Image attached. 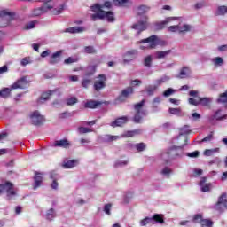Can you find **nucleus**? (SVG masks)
Returning a JSON list of instances; mask_svg holds the SVG:
<instances>
[{
    "label": "nucleus",
    "mask_w": 227,
    "mask_h": 227,
    "mask_svg": "<svg viewBox=\"0 0 227 227\" xmlns=\"http://www.w3.org/2000/svg\"><path fill=\"white\" fill-rule=\"evenodd\" d=\"M103 6L99 4H96L90 7V10L94 12V14L91 15L92 20H97V19H100L101 20L106 19L107 22H114L116 18L114 17V12L111 11H103Z\"/></svg>",
    "instance_id": "1"
},
{
    "label": "nucleus",
    "mask_w": 227,
    "mask_h": 227,
    "mask_svg": "<svg viewBox=\"0 0 227 227\" xmlns=\"http://www.w3.org/2000/svg\"><path fill=\"white\" fill-rule=\"evenodd\" d=\"M145 102H146V100L142 99V101L134 105V109L136 111V114L133 117L134 123H141L143 116H146V110H143V106H145Z\"/></svg>",
    "instance_id": "2"
},
{
    "label": "nucleus",
    "mask_w": 227,
    "mask_h": 227,
    "mask_svg": "<svg viewBox=\"0 0 227 227\" xmlns=\"http://www.w3.org/2000/svg\"><path fill=\"white\" fill-rule=\"evenodd\" d=\"M185 145H187V143H184L183 145H179V146L174 145L170 147L167 151L166 155H168L169 159H175V157L180 156V154L184 153V147L185 146Z\"/></svg>",
    "instance_id": "3"
},
{
    "label": "nucleus",
    "mask_w": 227,
    "mask_h": 227,
    "mask_svg": "<svg viewBox=\"0 0 227 227\" xmlns=\"http://www.w3.org/2000/svg\"><path fill=\"white\" fill-rule=\"evenodd\" d=\"M4 192H7L8 198H10V196H15L16 192L13 190V184L8 181L4 184H0V196L4 194Z\"/></svg>",
    "instance_id": "4"
},
{
    "label": "nucleus",
    "mask_w": 227,
    "mask_h": 227,
    "mask_svg": "<svg viewBox=\"0 0 227 227\" xmlns=\"http://www.w3.org/2000/svg\"><path fill=\"white\" fill-rule=\"evenodd\" d=\"M134 95V88L133 87H127L123 89L117 98L118 102H127V98L132 97Z\"/></svg>",
    "instance_id": "5"
},
{
    "label": "nucleus",
    "mask_w": 227,
    "mask_h": 227,
    "mask_svg": "<svg viewBox=\"0 0 227 227\" xmlns=\"http://www.w3.org/2000/svg\"><path fill=\"white\" fill-rule=\"evenodd\" d=\"M30 120L32 122V125H35L36 127H39L40 125H43L45 122V118L40 114V112L38 111H34L30 114Z\"/></svg>",
    "instance_id": "6"
},
{
    "label": "nucleus",
    "mask_w": 227,
    "mask_h": 227,
    "mask_svg": "<svg viewBox=\"0 0 227 227\" xmlns=\"http://www.w3.org/2000/svg\"><path fill=\"white\" fill-rule=\"evenodd\" d=\"M97 79L94 82V90L95 91H100L101 90H104L106 88V82H107V77L106 74H99L97 76Z\"/></svg>",
    "instance_id": "7"
},
{
    "label": "nucleus",
    "mask_w": 227,
    "mask_h": 227,
    "mask_svg": "<svg viewBox=\"0 0 227 227\" xmlns=\"http://www.w3.org/2000/svg\"><path fill=\"white\" fill-rule=\"evenodd\" d=\"M27 86H29L27 76H23L11 86V90H25Z\"/></svg>",
    "instance_id": "8"
},
{
    "label": "nucleus",
    "mask_w": 227,
    "mask_h": 227,
    "mask_svg": "<svg viewBox=\"0 0 227 227\" xmlns=\"http://www.w3.org/2000/svg\"><path fill=\"white\" fill-rule=\"evenodd\" d=\"M53 8V4H43V6L34 9L31 15L32 17H40V15L47 13L49 10H52Z\"/></svg>",
    "instance_id": "9"
},
{
    "label": "nucleus",
    "mask_w": 227,
    "mask_h": 227,
    "mask_svg": "<svg viewBox=\"0 0 227 227\" xmlns=\"http://www.w3.org/2000/svg\"><path fill=\"white\" fill-rule=\"evenodd\" d=\"M132 29L137 31V35H141L143 31L148 29V17H145V20H140L131 26Z\"/></svg>",
    "instance_id": "10"
},
{
    "label": "nucleus",
    "mask_w": 227,
    "mask_h": 227,
    "mask_svg": "<svg viewBox=\"0 0 227 227\" xmlns=\"http://www.w3.org/2000/svg\"><path fill=\"white\" fill-rule=\"evenodd\" d=\"M168 30L169 33H176V31H178L180 34L187 33L191 31V25L185 24L183 27H180V25L170 26L168 27Z\"/></svg>",
    "instance_id": "11"
},
{
    "label": "nucleus",
    "mask_w": 227,
    "mask_h": 227,
    "mask_svg": "<svg viewBox=\"0 0 227 227\" xmlns=\"http://www.w3.org/2000/svg\"><path fill=\"white\" fill-rule=\"evenodd\" d=\"M141 43H149V49H155L157 45H159V37H157L155 35H153L150 37L142 40Z\"/></svg>",
    "instance_id": "12"
},
{
    "label": "nucleus",
    "mask_w": 227,
    "mask_h": 227,
    "mask_svg": "<svg viewBox=\"0 0 227 227\" xmlns=\"http://www.w3.org/2000/svg\"><path fill=\"white\" fill-rule=\"evenodd\" d=\"M129 123V116H121L119 118H116L114 121L110 123V125L116 129V127H123V125H127Z\"/></svg>",
    "instance_id": "13"
},
{
    "label": "nucleus",
    "mask_w": 227,
    "mask_h": 227,
    "mask_svg": "<svg viewBox=\"0 0 227 227\" xmlns=\"http://www.w3.org/2000/svg\"><path fill=\"white\" fill-rule=\"evenodd\" d=\"M214 120H216V121H223V120H227V114H223V110L218 109L215 112L214 115L209 118V122L212 123Z\"/></svg>",
    "instance_id": "14"
},
{
    "label": "nucleus",
    "mask_w": 227,
    "mask_h": 227,
    "mask_svg": "<svg viewBox=\"0 0 227 227\" xmlns=\"http://www.w3.org/2000/svg\"><path fill=\"white\" fill-rule=\"evenodd\" d=\"M61 56H63V50H59L53 53L49 60L50 65H58L61 61Z\"/></svg>",
    "instance_id": "15"
},
{
    "label": "nucleus",
    "mask_w": 227,
    "mask_h": 227,
    "mask_svg": "<svg viewBox=\"0 0 227 227\" xmlns=\"http://www.w3.org/2000/svg\"><path fill=\"white\" fill-rule=\"evenodd\" d=\"M136 58H137V51L130 50L125 53L123 61L124 63H130V61H133V59H136Z\"/></svg>",
    "instance_id": "16"
},
{
    "label": "nucleus",
    "mask_w": 227,
    "mask_h": 227,
    "mask_svg": "<svg viewBox=\"0 0 227 227\" xmlns=\"http://www.w3.org/2000/svg\"><path fill=\"white\" fill-rule=\"evenodd\" d=\"M70 141L67 139L56 140L53 144L55 148H65L66 150L70 148Z\"/></svg>",
    "instance_id": "17"
},
{
    "label": "nucleus",
    "mask_w": 227,
    "mask_h": 227,
    "mask_svg": "<svg viewBox=\"0 0 227 227\" xmlns=\"http://www.w3.org/2000/svg\"><path fill=\"white\" fill-rule=\"evenodd\" d=\"M102 106V102L100 101H95L93 99L88 100L84 104L85 109H97V107Z\"/></svg>",
    "instance_id": "18"
},
{
    "label": "nucleus",
    "mask_w": 227,
    "mask_h": 227,
    "mask_svg": "<svg viewBox=\"0 0 227 227\" xmlns=\"http://www.w3.org/2000/svg\"><path fill=\"white\" fill-rule=\"evenodd\" d=\"M178 17H168L165 19V20L161 21L160 23H157L156 26L158 29H164L167 24H169V22H173V20H178Z\"/></svg>",
    "instance_id": "19"
},
{
    "label": "nucleus",
    "mask_w": 227,
    "mask_h": 227,
    "mask_svg": "<svg viewBox=\"0 0 227 227\" xmlns=\"http://www.w3.org/2000/svg\"><path fill=\"white\" fill-rule=\"evenodd\" d=\"M34 180H35L34 189H38V187L42 185V182H43V174L40 172H35Z\"/></svg>",
    "instance_id": "20"
},
{
    "label": "nucleus",
    "mask_w": 227,
    "mask_h": 227,
    "mask_svg": "<svg viewBox=\"0 0 227 227\" xmlns=\"http://www.w3.org/2000/svg\"><path fill=\"white\" fill-rule=\"evenodd\" d=\"M191 74V68L189 67H184L181 68L178 75L176 76L178 79H186Z\"/></svg>",
    "instance_id": "21"
},
{
    "label": "nucleus",
    "mask_w": 227,
    "mask_h": 227,
    "mask_svg": "<svg viewBox=\"0 0 227 227\" xmlns=\"http://www.w3.org/2000/svg\"><path fill=\"white\" fill-rule=\"evenodd\" d=\"M153 224L158 223V224H164V215L162 214H154L153 217H151Z\"/></svg>",
    "instance_id": "22"
},
{
    "label": "nucleus",
    "mask_w": 227,
    "mask_h": 227,
    "mask_svg": "<svg viewBox=\"0 0 227 227\" xmlns=\"http://www.w3.org/2000/svg\"><path fill=\"white\" fill-rule=\"evenodd\" d=\"M227 195L226 193H223L219 199H218V201L216 202L215 204V208H219V205H223V207H225V208H227Z\"/></svg>",
    "instance_id": "23"
},
{
    "label": "nucleus",
    "mask_w": 227,
    "mask_h": 227,
    "mask_svg": "<svg viewBox=\"0 0 227 227\" xmlns=\"http://www.w3.org/2000/svg\"><path fill=\"white\" fill-rule=\"evenodd\" d=\"M78 162L79 161L77 160H67V161L64 162L62 164V166L66 169H72V168H75V166H77Z\"/></svg>",
    "instance_id": "24"
},
{
    "label": "nucleus",
    "mask_w": 227,
    "mask_h": 227,
    "mask_svg": "<svg viewBox=\"0 0 227 227\" xmlns=\"http://www.w3.org/2000/svg\"><path fill=\"white\" fill-rule=\"evenodd\" d=\"M56 90H48L47 92H43L41 96V98H39V102H43V100H49V98H51V95H54V93H56Z\"/></svg>",
    "instance_id": "25"
},
{
    "label": "nucleus",
    "mask_w": 227,
    "mask_h": 227,
    "mask_svg": "<svg viewBox=\"0 0 227 227\" xmlns=\"http://www.w3.org/2000/svg\"><path fill=\"white\" fill-rule=\"evenodd\" d=\"M0 17H2V19L8 17V20H12L13 17H15V12H10L8 10H3L0 12Z\"/></svg>",
    "instance_id": "26"
},
{
    "label": "nucleus",
    "mask_w": 227,
    "mask_h": 227,
    "mask_svg": "<svg viewBox=\"0 0 227 227\" xmlns=\"http://www.w3.org/2000/svg\"><path fill=\"white\" fill-rule=\"evenodd\" d=\"M97 72V65L89 66L85 72V77H91Z\"/></svg>",
    "instance_id": "27"
},
{
    "label": "nucleus",
    "mask_w": 227,
    "mask_h": 227,
    "mask_svg": "<svg viewBox=\"0 0 227 227\" xmlns=\"http://www.w3.org/2000/svg\"><path fill=\"white\" fill-rule=\"evenodd\" d=\"M212 99L210 98H199V106H203L204 107H208L210 106Z\"/></svg>",
    "instance_id": "28"
},
{
    "label": "nucleus",
    "mask_w": 227,
    "mask_h": 227,
    "mask_svg": "<svg viewBox=\"0 0 227 227\" xmlns=\"http://www.w3.org/2000/svg\"><path fill=\"white\" fill-rule=\"evenodd\" d=\"M169 54H171V50L159 51L156 52V57L158 58V59H162L167 56H169Z\"/></svg>",
    "instance_id": "29"
},
{
    "label": "nucleus",
    "mask_w": 227,
    "mask_h": 227,
    "mask_svg": "<svg viewBox=\"0 0 227 227\" xmlns=\"http://www.w3.org/2000/svg\"><path fill=\"white\" fill-rule=\"evenodd\" d=\"M12 90L10 88H4L0 90V97L1 98H8L12 93Z\"/></svg>",
    "instance_id": "30"
},
{
    "label": "nucleus",
    "mask_w": 227,
    "mask_h": 227,
    "mask_svg": "<svg viewBox=\"0 0 227 227\" xmlns=\"http://www.w3.org/2000/svg\"><path fill=\"white\" fill-rule=\"evenodd\" d=\"M141 134V129H134L131 131H127L124 135H122V137H134V136H137Z\"/></svg>",
    "instance_id": "31"
},
{
    "label": "nucleus",
    "mask_w": 227,
    "mask_h": 227,
    "mask_svg": "<svg viewBox=\"0 0 227 227\" xmlns=\"http://www.w3.org/2000/svg\"><path fill=\"white\" fill-rule=\"evenodd\" d=\"M84 31L83 27H73L66 29V33H82Z\"/></svg>",
    "instance_id": "32"
},
{
    "label": "nucleus",
    "mask_w": 227,
    "mask_h": 227,
    "mask_svg": "<svg viewBox=\"0 0 227 227\" xmlns=\"http://www.w3.org/2000/svg\"><path fill=\"white\" fill-rule=\"evenodd\" d=\"M206 180L207 179L205 177H203L200 183V185H201L202 192H208V191H210V184H207L203 185V184H205Z\"/></svg>",
    "instance_id": "33"
},
{
    "label": "nucleus",
    "mask_w": 227,
    "mask_h": 227,
    "mask_svg": "<svg viewBox=\"0 0 227 227\" xmlns=\"http://www.w3.org/2000/svg\"><path fill=\"white\" fill-rule=\"evenodd\" d=\"M63 10H65V4H62L59 6V8H55L52 10V15H61L63 13Z\"/></svg>",
    "instance_id": "34"
},
{
    "label": "nucleus",
    "mask_w": 227,
    "mask_h": 227,
    "mask_svg": "<svg viewBox=\"0 0 227 227\" xmlns=\"http://www.w3.org/2000/svg\"><path fill=\"white\" fill-rule=\"evenodd\" d=\"M219 148H215V149H206L204 151V155H206V157H212V155H214V153H219Z\"/></svg>",
    "instance_id": "35"
},
{
    "label": "nucleus",
    "mask_w": 227,
    "mask_h": 227,
    "mask_svg": "<svg viewBox=\"0 0 227 227\" xmlns=\"http://www.w3.org/2000/svg\"><path fill=\"white\" fill-rule=\"evenodd\" d=\"M200 225L202 227H211L214 226V222H212V220L210 219H202V221L200 222Z\"/></svg>",
    "instance_id": "36"
},
{
    "label": "nucleus",
    "mask_w": 227,
    "mask_h": 227,
    "mask_svg": "<svg viewBox=\"0 0 227 227\" xmlns=\"http://www.w3.org/2000/svg\"><path fill=\"white\" fill-rule=\"evenodd\" d=\"M148 10H150V7H148L146 5H140L137 8V14L138 15H143V14L146 13V12H148Z\"/></svg>",
    "instance_id": "37"
},
{
    "label": "nucleus",
    "mask_w": 227,
    "mask_h": 227,
    "mask_svg": "<svg viewBox=\"0 0 227 227\" xmlns=\"http://www.w3.org/2000/svg\"><path fill=\"white\" fill-rule=\"evenodd\" d=\"M201 221H203V215L201 214H197L193 215L192 218V223L201 224Z\"/></svg>",
    "instance_id": "38"
},
{
    "label": "nucleus",
    "mask_w": 227,
    "mask_h": 227,
    "mask_svg": "<svg viewBox=\"0 0 227 227\" xmlns=\"http://www.w3.org/2000/svg\"><path fill=\"white\" fill-rule=\"evenodd\" d=\"M37 22H38V21L34 20V21H30V22L27 23V24L25 25V27H24V29H25L26 31H27V30H29V29H35V26H36Z\"/></svg>",
    "instance_id": "39"
},
{
    "label": "nucleus",
    "mask_w": 227,
    "mask_h": 227,
    "mask_svg": "<svg viewBox=\"0 0 227 227\" xmlns=\"http://www.w3.org/2000/svg\"><path fill=\"white\" fill-rule=\"evenodd\" d=\"M79 100L75 97L69 98L66 100L67 106H74V104H77Z\"/></svg>",
    "instance_id": "40"
},
{
    "label": "nucleus",
    "mask_w": 227,
    "mask_h": 227,
    "mask_svg": "<svg viewBox=\"0 0 227 227\" xmlns=\"http://www.w3.org/2000/svg\"><path fill=\"white\" fill-rule=\"evenodd\" d=\"M169 80V77L168 76H163L160 79L156 80V85L157 88H159V86H160V84H164V82H168V81Z\"/></svg>",
    "instance_id": "41"
},
{
    "label": "nucleus",
    "mask_w": 227,
    "mask_h": 227,
    "mask_svg": "<svg viewBox=\"0 0 227 227\" xmlns=\"http://www.w3.org/2000/svg\"><path fill=\"white\" fill-rule=\"evenodd\" d=\"M227 13V6L226 5H222L219 6L217 9V15H226Z\"/></svg>",
    "instance_id": "42"
},
{
    "label": "nucleus",
    "mask_w": 227,
    "mask_h": 227,
    "mask_svg": "<svg viewBox=\"0 0 227 227\" xmlns=\"http://www.w3.org/2000/svg\"><path fill=\"white\" fill-rule=\"evenodd\" d=\"M78 59L74 57H69L64 60V65H72L73 63H77Z\"/></svg>",
    "instance_id": "43"
},
{
    "label": "nucleus",
    "mask_w": 227,
    "mask_h": 227,
    "mask_svg": "<svg viewBox=\"0 0 227 227\" xmlns=\"http://www.w3.org/2000/svg\"><path fill=\"white\" fill-rule=\"evenodd\" d=\"M144 65H145V67H147L148 68H150V67H152V55H149L145 58Z\"/></svg>",
    "instance_id": "44"
},
{
    "label": "nucleus",
    "mask_w": 227,
    "mask_h": 227,
    "mask_svg": "<svg viewBox=\"0 0 227 227\" xmlns=\"http://www.w3.org/2000/svg\"><path fill=\"white\" fill-rule=\"evenodd\" d=\"M50 178L51 180H53L51 184V189H55V190L58 189L59 184H58V180H56V178L54 177V175L51 174Z\"/></svg>",
    "instance_id": "45"
},
{
    "label": "nucleus",
    "mask_w": 227,
    "mask_h": 227,
    "mask_svg": "<svg viewBox=\"0 0 227 227\" xmlns=\"http://www.w3.org/2000/svg\"><path fill=\"white\" fill-rule=\"evenodd\" d=\"M136 149L137 150V152H145V148H146V145L143 142L136 144Z\"/></svg>",
    "instance_id": "46"
},
{
    "label": "nucleus",
    "mask_w": 227,
    "mask_h": 227,
    "mask_svg": "<svg viewBox=\"0 0 227 227\" xmlns=\"http://www.w3.org/2000/svg\"><path fill=\"white\" fill-rule=\"evenodd\" d=\"M84 51L87 54H97V50L93 46H86Z\"/></svg>",
    "instance_id": "47"
},
{
    "label": "nucleus",
    "mask_w": 227,
    "mask_h": 227,
    "mask_svg": "<svg viewBox=\"0 0 227 227\" xmlns=\"http://www.w3.org/2000/svg\"><path fill=\"white\" fill-rule=\"evenodd\" d=\"M111 208H113V205L111 203L104 206V212L106 214V215H111Z\"/></svg>",
    "instance_id": "48"
},
{
    "label": "nucleus",
    "mask_w": 227,
    "mask_h": 227,
    "mask_svg": "<svg viewBox=\"0 0 227 227\" xmlns=\"http://www.w3.org/2000/svg\"><path fill=\"white\" fill-rule=\"evenodd\" d=\"M152 222V217H145L140 221V226H146L147 224H150Z\"/></svg>",
    "instance_id": "49"
},
{
    "label": "nucleus",
    "mask_w": 227,
    "mask_h": 227,
    "mask_svg": "<svg viewBox=\"0 0 227 227\" xmlns=\"http://www.w3.org/2000/svg\"><path fill=\"white\" fill-rule=\"evenodd\" d=\"M129 3V0H114V4L115 6H125Z\"/></svg>",
    "instance_id": "50"
},
{
    "label": "nucleus",
    "mask_w": 227,
    "mask_h": 227,
    "mask_svg": "<svg viewBox=\"0 0 227 227\" xmlns=\"http://www.w3.org/2000/svg\"><path fill=\"white\" fill-rule=\"evenodd\" d=\"M47 219L49 221H51V219H54V208H50L46 214Z\"/></svg>",
    "instance_id": "51"
},
{
    "label": "nucleus",
    "mask_w": 227,
    "mask_h": 227,
    "mask_svg": "<svg viewBox=\"0 0 227 227\" xmlns=\"http://www.w3.org/2000/svg\"><path fill=\"white\" fill-rule=\"evenodd\" d=\"M90 84H91V79H83L82 81V88L88 89L90 87Z\"/></svg>",
    "instance_id": "52"
},
{
    "label": "nucleus",
    "mask_w": 227,
    "mask_h": 227,
    "mask_svg": "<svg viewBox=\"0 0 227 227\" xmlns=\"http://www.w3.org/2000/svg\"><path fill=\"white\" fill-rule=\"evenodd\" d=\"M175 93V90L168 88L163 92V97H171Z\"/></svg>",
    "instance_id": "53"
},
{
    "label": "nucleus",
    "mask_w": 227,
    "mask_h": 227,
    "mask_svg": "<svg viewBox=\"0 0 227 227\" xmlns=\"http://www.w3.org/2000/svg\"><path fill=\"white\" fill-rule=\"evenodd\" d=\"M78 130L80 134H88V132H92L91 129L85 128V127H79Z\"/></svg>",
    "instance_id": "54"
},
{
    "label": "nucleus",
    "mask_w": 227,
    "mask_h": 227,
    "mask_svg": "<svg viewBox=\"0 0 227 227\" xmlns=\"http://www.w3.org/2000/svg\"><path fill=\"white\" fill-rule=\"evenodd\" d=\"M214 63H215V65L221 67V65H223V63H224V60L221 57H216L214 59Z\"/></svg>",
    "instance_id": "55"
},
{
    "label": "nucleus",
    "mask_w": 227,
    "mask_h": 227,
    "mask_svg": "<svg viewBox=\"0 0 227 227\" xmlns=\"http://www.w3.org/2000/svg\"><path fill=\"white\" fill-rule=\"evenodd\" d=\"M170 114H176L178 115L180 113H182V109L180 108H169Z\"/></svg>",
    "instance_id": "56"
},
{
    "label": "nucleus",
    "mask_w": 227,
    "mask_h": 227,
    "mask_svg": "<svg viewBox=\"0 0 227 227\" xmlns=\"http://www.w3.org/2000/svg\"><path fill=\"white\" fill-rule=\"evenodd\" d=\"M189 104H191L192 106H200V98H198V99H194L192 98H189Z\"/></svg>",
    "instance_id": "57"
},
{
    "label": "nucleus",
    "mask_w": 227,
    "mask_h": 227,
    "mask_svg": "<svg viewBox=\"0 0 227 227\" xmlns=\"http://www.w3.org/2000/svg\"><path fill=\"white\" fill-rule=\"evenodd\" d=\"M118 139H120V137H118V136L107 135L106 141L111 143L112 141H116Z\"/></svg>",
    "instance_id": "58"
},
{
    "label": "nucleus",
    "mask_w": 227,
    "mask_h": 227,
    "mask_svg": "<svg viewBox=\"0 0 227 227\" xmlns=\"http://www.w3.org/2000/svg\"><path fill=\"white\" fill-rule=\"evenodd\" d=\"M157 90V86L156 85H153V87H149L147 89V93L149 96H152L153 95V93H155V90Z\"/></svg>",
    "instance_id": "59"
},
{
    "label": "nucleus",
    "mask_w": 227,
    "mask_h": 227,
    "mask_svg": "<svg viewBox=\"0 0 227 227\" xmlns=\"http://www.w3.org/2000/svg\"><path fill=\"white\" fill-rule=\"evenodd\" d=\"M171 173H173V170H171V168L165 167L162 170H161V175H171Z\"/></svg>",
    "instance_id": "60"
},
{
    "label": "nucleus",
    "mask_w": 227,
    "mask_h": 227,
    "mask_svg": "<svg viewBox=\"0 0 227 227\" xmlns=\"http://www.w3.org/2000/svg\"><path fill=\"white\" fill-rule=\"evenodd\" d=\"M20 65L22 67H26V65H29V57H25L21 59Z\"/></svg>",
    "instance_id": "61"
},
{
    "label": "nucleus",
    "mask_w": 227,
    "mask_h": 227,
    "mask_svg": "<svg viewBox=\"0 0 227 227\" xmlns=\"http://www.w3.org/2000/svg\"><path fill=\"white\" fill-rule=\"evenodd\" d=\"M214 138V135L209 134L207 137H204L201 141L202 143H208L210 141H212V139Z\"/></svg>",
    "instance_id": "62"
},
{
    "label": "nucleus",
    "mask_w": 227,
    "mask_h": 227,
    "mask_svg": "<svg viewBox=\"0 0 227 227\" xmlns=\"http://www.w3.org/2000/svg\"><path fill=\"white\" fill-rule=\"evenodd\" d=\"M188 157H191V158H196V157H200V152L198 151H194L192 153H189L187 154Z\"/></svg>",
    "instance_id": "63"
},
{
    "label": "nucleus",
    "mask_w": 227,
    "mask_h": 227,
    "mask_svg": "<svg viewBox=\"0 0 227 227\" xmlns=\"http://www.w3.org/2000/svg\"><path fill=\"white\" fill-rule=\"evenodd\" d=\"M141 83H142L141 80H137V79L132 80L130 82L131 86H139V84Z\"/></svg>",
    "instance_id": "64"
}]
</instances>
